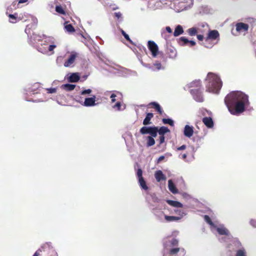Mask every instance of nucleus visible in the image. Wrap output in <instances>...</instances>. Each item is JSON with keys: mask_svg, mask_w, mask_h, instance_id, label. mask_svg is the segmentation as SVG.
<instances>
[{"mask_svg": "<svg viewBox=\"0 0 256 256\" xmlns=\"http://www.w3.org/2000/svg\"><path fill=\"white\" fill-rule=\"evenodd\" d=\"M158 132V128L156 126H143L140 130L142 134H150L152 137H156Z\"/></svg>", "mask_w": 256, "mask_h": 256, "instance_id": "423d86ee", "label": "nucleus"}, {"mask_svg": "<svg viewBox=\"0 0 256 256\" xmlns=\"http://www.w3.org/2000/svg\"><path fill=\"white\" fill-rule=\"evenodd\" d=\"M194 134V128L192 126H190L189 125H186L184 126V135L188 138H190Z\"/></svg>", "mask_w": 256, "mask_h": 256, "instance_id": "dca6fc26", "label": "nucleus"}, {"mask_svg": "<svg viewBox=\"0 0 256 256\" xmlns=\"http://www.w3.org/2000/svg\"><path fill=\"white\" fill-rule=\"evenodd\" d=\"M207 42H206L205 41V42H203V43H202V45H203L204 47H206V48H212L213 46H214V44H207Z\"/></svg>", "mask_w": 256, "mask_h": 256, "instance_id": "49530a36", "label": "nucleus"}, {"mask_svg": "<svg viewBox=\"0 0 256 256\" xmlns=\"http://www.w3.org/2000/svg\"><path fill=\"white\" fill-rule=\"evenodd\" d=\"M150 196L152 198V202L154 203H158L160 204L161 202V200L159 199L154 194H150Z\"/></svg>", "mask_w": 256, "mask_h": 256, "instance_id": "473e14b6", "label": "nucleus"}, {"mask_svg": "<svg viewBox=\"0 0 256 256\" xmlns=\"http://www.w3.org/2000/svg\"><path fill=\"white\" fill-rule=\"evenodd\" d=\"M62 87L66 91H71L75 88L76 85L73 84H66L62 85Z\"/></svg>", "mask_w": 256, "mask_h": 256, "instance_id": "cd10ccee", "label": "nucleus"}, {"mask_svg": "<svg viewBox=\"0 0 256 256\" xmlns=\"http://www.w3.org/2000/svg\"><path fill=\"white\" fill-rule=\"evenodd\" d=\"M198 26L200 28H205L206 30L210 29L208 24L206 22H200L198 24Z\"/></svg>", "mask_w": 256, "mask_h": 256, "instance_id": "c9c22d12", "label": "nucleus"}, {"mask_svg": "<svg viewBox=\"0 0 256 256\" xmlns=\"http://www.w3.org/2000/svg\"><path fill=\"white\" fill-rule=\"evenodd\" d=\"M148 46L149 50L152 52V55L154 57L157 56L158 52V46L155 42L152 40H148Z\"/></svg>", "mask_w": 256, "mask_h": 256, "instance_id": "f8f14e48", "label": "nucleus"}, {"mask_svg": "<svg viewBox=\"0 0 256 256\" xmlns=\"http://www.w3.org/2000/svg\"><path fill=\"white\" fill-rule=\"evenodd\" d=\"M25 32L28 34H30V28H29V26L28 25L25 29Z\"/></svg>", "mask_w": 256, "mask_h": 256, "instance_id": "0e129e2a", "label": "nucleus"}, {"mask_svg": "<svg viewBox=\"0 0 256 256\" xmlns=\"http://www.w3.org/2000/svg\"><path fill=\"white\" fill-rule=\"evenodd\" d=\"M80 78L78 73H72L68 77V80L70 82H76L79 80Z\"/></svg>", "mask_w": 256, "mask_h": 256, "instance_id": "f3484780", "label": "nucleus"}, {"mask_svg": "<svg viewBox=\"0 0 256 256\" xmlns=\"http://www.w3.org/2000/svg\"><path fill=\"white\" fill-rule=\"evenodd\" d=\"M136 176L141 188L144 190H148V186L146 184L145 180L142 177V170L140 168H138L137 170Z\"/></svg>", "mask_w": 256, "mask_h": 256, "instance_id": "0eeeda50", "label": "nucleus"}, {"mask_svg": "<svg viewBox=\"0 0 256 256\" xmlns=\"http://www.w3.org/2000/svg\"><path fill=\"white\" fill-rule=\"evenodd\" d=\"M186 148V145H182V146L177 148V150H185Z\"/></svg>", "mask_w": 256, "mask_h": 256, "instance_id": "052dcab7", "label": "nucleus"}, {"mask_svg": "<svg viewBox=\"0 0 256 256\" xmlns=\"http://www.w3.org/2000/svg\"><path fill=\"white\" fill-rule=\"evenodd\" d=\"M180 214V216H165V222H178L186 214V212H179Z\"/></svg>", "mask_w": 256, "mask_h": 256, "instance_id": "1a4fd4ad", "label": "nucleus"}, {"mask_svg": "<svg viewBox=\"0 0 256 256\" xmlns=\"http://www.w3.org/2000/svg\"><path fill=\"white\" fill-rule=\"evenodd\" d=\"M236 256H246V252L244 248H242L238 250Z\"/></svg>", "mask_w": 256, "mask_h": 256, "instance_id": "2f4dec72", "label": "nucleus"}, {"mask_svg": "<svg viewBox=\"0 0 256 256\" xmlns=\"http://www.w3.org/2000/svg\"><path fill=\"white\" fill-rule=\"evenodd\" d=\"M166 202L170 206L176 208H182L183 206V204L178 201L168 200Z\"/></svg>", "mask_w": 256, "mask_h": 256, "instance_id": "412c9836", "label": "nucleus"}, {"mask_svg": "<svg viewBox=\"0 0 256 256\" xmlns=\"http://www.w3.org/2000/svg\"><path fill=\"white\" fill-rule=\"evenodd\" d=\"M184 33V30L182 27L180 25H178L174 30V36L176 37L179 36L180 35Z\"/></svg>", "mask_w": 256, "mask_h": 256, "instance_id": "393cba45", "label": "nucleus"}, {"mask_svg": "<svg viewBox=\"0 0 256 256\" xmlns=\"http://www.w3.org/2000/svg\"><path fill=\"white\" fill-rule=\"evenodd\" d=\"M236 30L238 32H246L248 30V24L243 22H238L236 24Z\"/></svg>", "mask_w": 256, "mask_h": 256, "instance_id": "ddd939ff", "label": "nucleus"}, {"mask_svg": "<svg viewBox=\"0 0 256 256\" xmlns=\"http://www.w3.org/2000/svg\"><path fill=\"white\" fill-rule=\"evenodd\" d=\"M121 106V104L120 102H118L114 106V108H118V110H120Z\"/></svg>", "mask_w": 256, "mask_h": 256, "instance_id": "69168bd1", "label": "nucleus"}, {"mask_svg": "<svg viewBox=\"0 0 256 256\" xmlns=\"http://www.w3.org/2000/svg\"><path fill=\"white\" fill-rule=\"evenodd\" d=\"M56 47V46L54 44H50L48 46V52H52L53 50Z\"/></svg>", "mask_w": 256, "mask_h": 256, "instance_id": "09e8293b", "label": "nucleus"}, {"mask_svg": "<svg viewBox=\"0 0 256 256\" xmlns=\"http://www.w3.org/2000/svg\"><path fill=\"white\" fill-rule=\"evenodd\" d=\"M185 212L184 211L182 210H178V209H174V212H172L171 214H175L177 215L176 216H180V212Z\"/></svg>", "mask_w": 256, "mask_h": 256, "instance_id": "37998d69", "label": "nucleus"}, {"mask_svg": "<svg viewBox=\"0 0 256 256\" xmlns=\"http://www.w3.org/2000/svg\"><path fill=\"white\" fill-rule=\"evenodd\" d=\"M168 188L169 190L173 194H176L178 192L174 184L173 183L172 180H169L168 181Z\"/></svg>", "mask_w": 256, "mask_h": 256, "instance_id": "4be33fe9", "label": "nucleus"}, {"mask_svg": "<svg viewBox=\"0 0 256 256\" xmlns=\"http://www.w3.org/2000/svg\"><path fill=\"white\" fill-rule=\"evenodd\" d=\"M164 30H165L166 32H167L169 34H171L172 32V30L170 26H166Z\"/></svg>", "mask_w": 256, "mask_h": 256, "instance_id": "13d9d810", "label": "nucleus"}, {"mask_svg": "<svg viewBox=\"0 0 256 256\" xmlns=\"http://www.w3.org/2000/svg\"><path fill=\"white\" fill-rule=\"evenodd\" d=\"M212 230H216V232L220 235H224L227 236L228 238L232 237L229 230L224 226L222 224H216L212 229Z\"/></svg>", "mask_w": 256, "mask_h": 256, "instance_id": "6e6552de", "label": "nucleus"}, {"mask_svg": "<svg viewBox=\"0 0 256 256\" xmlns=\"http://www.w3.org/2000/svg\"><path fill=\"white\" fill-rule=\"evenodd\" d=\"M78 56V54L76 52H72L68 58L64 63V66L66 68L72 67L76 58Z\"/></svg>", "mask_w": 256, "mask_h": 256, "instance_id": "9b49d317", "label": "nucleus"}, {"mask_svg": "<svg viewBox=\"0 0 256 256\" xmlns=\"http://www.w3.org/2000/svg\"><path fill=\"white\" fill-rule=\"evenodd\" d=\"M224 102L229 112L233 115L244 112L250 105L248 96L242 92H232L225 98Z\"/></svg>", "mask_w": 256, "mask_h": 256, "instance_id": "f257e3e1", "label": "nucleus"}, {"mask_svg": "<svg viewBox=\"0 0 256 256\" xmlns=\"http://www.w3.org/2000/svg\"><path fill=\"white\" fill-rule=\"evenodd\" d=\"M153 114L149 112L146 115V116L144 120H143L142 124L144 126H146L150 124L152 122H150L151 119L153 117Z\"/></svg>", "mask_w": 256, "mask_h": 256, "instance_id": "b1692460", "label": "nucleus"}, {"mask_svg": "<svg viewBox=\"0 0 256 256\" xmlns=\"http://www.w3.org/2000/svg\"><path fill=\"white\" fill-rule=\"evenodd\" d=\"M204 124L208 128H212L214 126L213 120L210 117H205L202 119Z\"/></svg>", "mask_w": 256, "mask_h": 256, "instance_id": "a211bd4d", "label": "nucleus"}, {"mask_svg": "<svg viewBox=\"0 0 256 256\" xmlns=\"http://www.w3.org/2000/svg\"><path fill=\"white\" fill-rule=\"evenodd\" d=\"M12 5L15 9L18 8V4H16V1L13 2Z\"/></svg>", "mask_w": 256, "mask_h": 256, "instance_id": "338daca9", "label": "nucleus"}, {"mask_svg": "<svg viewBox=\"0 0 256 256\" xmlns=\"http://www.w3.org/2000/svg\"><path fill=\"white\" fill-rule=\"evenodd\" d=\"M161 36L166 40H167L168 38V36L166 34V32H165V30H164V28H162L161 30Z\"/></svg>", "mask_w": 256, "mask_h": 256, "instance_id": "a19ab883", "label": "nucleus"}, {"mask_svg": "<svg viewBox=\"0 0 256 256\" xmlns=\"http://www.w3.org/2000/svg\"><path fill=\"white\" fill-rule=\"evenodd\" d=\"M56 11L60 14H64V11L62 8V7L60 6H56Z\"/></svg>", "mask_w": 256, "mask_h": 256, "instance_id": "ea45409f", "label": "nucleus"}, {"mask_svg": "<svg viewBox=\"0 0 256 256\" xmlns=\"http://www.w3.org/2000/svg\"><path fill=\"white\" fill-rule=\"evenodd\" d=\"M250 224L254 228H256V220H250Z\"/></svg>", "mask_w": 256, "mask_h": 256, "instance_id": "864d4df0", "label": "nucleus"}, {"mask_svg": "<svg viewBox=\"0 0 256 256\" xmlns=\"http://www.w3.org/2000/svg\"><path fill=\"white\" fill-rule=\"evenodd\" d=\"M41 38L42 36H40L33 34V36H30V38H29L28 42L30 44H34L35 43H36L38 41H40Z\"/></svg>", "mask_w": 256, "mask_h": 256, "instance_id": "aec40b11", "label": "nucleus"}, {"mask_svg": "<svg viewBox=\"0 0 256 256\" xmlns=\"http://www.w3.org/2000/svg\"><path fill=\"white\" fill-rule=\"evenodd\" d=\"M9 18V22L12 24H15L20 20H21L24 19L21 16H18V14L16 13L14 14H10L8 16Z\"/></svg>", "mask_w": 256, "mask_h": 256, "instance_id": "2eb2a0df", "label": "nucleus"}, {"mask_svg": "<svg viewBox=\"0 0 256 256\" xmlns=\"http://www.w3.org/2000/svg\"><path fill=\"white\" fill-rule=\"evenodd\" d=\"M92 90L90 89H87L84 90H82L80 92V94L82 95H85L86 94H90L92 92Z\"/></svg>", "mask_w": 256, "mask_h": 256, "instance_id": "79ce46f5", "label": "nucleus"}, {"mask_svg": "<svg viewBox=\"0 0 256 256\" xmlns=\"http://www.w3.org/2000/svg\"><path fill=\"white\" fill-rule=\"evenodd\" d=\"M162 122L164 124H168L172 126H174V122L171 118H162Z\"/></svg>", "mask_w": 256, "mask_h": 256, "instance_id": "7c9ffc66", "label": "nucleus"}, {"mask_svg": "<svg viewBox=\"0 0 256 256\" xmlns=\"http://www.w3.org/2000/svg\"><path fill=\"white\" fill-rule=\"evenodd\" d=\"M200 82L199 80H195L190 84V87H196V88H193L190 90V94L192 95L194 98L198 102H202L204 100L202 92L200 88Z\"/></svg>", "mask_w": 256, "mask_h": 256, "instance_id": "20e7f679", "label": "nucleus"}, {"mask_svg": "<svg viewBox=\"0 0 256 256\" xmlns=\"http://www.w3.org/2000/svg\"><path fill=\"white\" fill-rule=\"evenodd\" d=\"M196 45V42L194 40H190L187 46H192Z\"/></svg>", "mask_w": 256, "mask_h": 256, "instance_id": "bf43d9fd", "label": "nucleus"}, {"mask_svg": "<svg viewBox=\"0 0 256 256\" xmlns=\"http://www.w3.org/2000/svg\"><path fill=\"white\" fill-rule=\"evenodd\" d=\"M178 240L176 238H172L168 242H164V253L163 256H176L178 252H180L179 255L184 256L185 254L184 250L178 248H173L178 245Z\"/></svg>", "mask_w": 256, "mask_h": 256, "instance_id": "7ed1b4c3", "label": "nucleus"}, {"mask_svg": "<svg viewBox=\"0 0 256 256\" xmlns=\"http://www.w3.org/2000/svg\"><path fill=\"white\" fill-rule=\"evenodd\" d=\"M197 38L199 40L202 41L204 39V36L202 34H198L197 35Z\"/></svg>", "mask_w": 256, "mask_h": 256, "instance_id": "774afa93", "label": "nucleus"}, {"mask_svg": "<svg viewBox=\"0 0 256 256\" xmlns=\"http://www.w3.org/2000/svg\"><path fill=\"white\" fill-rule=\"evenodd\" d=\"M19 16H22V18H24V19L22 20L24 21H26V18L28 17V16H30V15L28 14H26L25 12L22 13V14H20Z\"/></svg>", "mask_w": 256, "mask_h": 256, "instance_id": "de8ad7c7", "label": "nucleus"}, {"mask_svg": "<svg viewBox=\"0 0 256 256\" xmlns=\"http://www.w3.org/2000/svg\"><path fill=\"white\" fill-rule=\"evenodd\" d=\"M169 58H174L176 56V52L175 50L170 48L169 50Z\"/></svg>", "mask_w": 256, "mask_h": 256, "instance_id": "f704fd0d", "label": "nucleus"}, {"mask_svg": "<svg viewBox=\"0 0 256 256\" xmlns=\"http://www.w3.org/2000/svg\"><path fill=\"white\" fill-rule=\"evenodd\" d=\"M154 137L152 136H147L146 139L147 140L146 146L149 147L152 146L155 144V140H154Z\"/></svg>", "mask_w": 256, "mask_h": 256, "instance_id": "bb28decb", "label": "nucleus"}, {"mask_svg": "<svg viewBox=\"0 0 256 256\" xmlns=\"http://www.w3.org/2000/svg\"><path fill=\"white\" fill-rule=\"evenodd\" d=\"M42 250L40 249H38L36 252L33 256H39Z\"/></svg>", "mask_w": 256, "mask_h": 256, "instance_id": "e2e57ef3", "label": "nucleus"}, {"mask_svg": "<svg viewBox=\"0 0 256 256\" xmlns=\"http://www.w3.org/2000/svg\"><path fill=\"white\" fill-rule=\"evenodd\" d=\"M170 132V130L166 126H161L160 129H158V133L160 135L164 136L167 132Z\"/></svg>", "mask_w": 256, "mask_h": 256, "instance_id": "c85d7f7f", "label": "nucleus"}, {"mask_svg": "<svg viewBox=\"0 0 256 256\" xmlns=\"http://www.w3.org/2000/svg\"><path fill=\"white\" fill-rule=\"evenodd\" d=\"M154 65L156 67L157 70H160L161 68V64L160 62H156Z\"/></svg>", "mask_w": 256, "mask_h": 256, "instance_id": "6e6d98bb", "label": "nucleus"}, {"mask_svg": "<svg viewBox=\"0 0 256 256\" xmlns=\"http://www.w3.org/2000/svg\"><path fill=\"white\" fill-rule=\"evenodd\" d=\"M155 178L157 182H160L162 180H166V177L161 170H157L154 174Z\"/></svg>", "mask_w": 256, "mask_h": 256, "instance_id": "6ab92c4d", "label": "nucleus"}, {"mask_svg": "<svg viewBox=\"0 0 256 256\" xmlns=\"http://www.w3.org/2000/svg\"><path fill=\"white\" fill-rule=\"evenodd\" d=\"M204 219L205 221L211 226L212 229V228L214 227V226H215L216 224L212 222L210 218L208 216L205 215L204 216Z\"/></svg>", "mask_w": 256, "mask_h": 256, "instance_id": "72a5a7b5", "label": "nucleus"}, {"mask_svg": "<svg viewBox=\"0 0 256 256\" xmlns=\"http://www.w3.org/2000/svg\"><path fill=\"white\" fill-rule=\"evenodd\" d=\"M187 32L190 36H194L197 34L198 31L196 28L192 27L188 28L187 30Z\"/></svg>", "mask_w": 256, "mask_h": 256, "instance_id": "c756f323", "label": "nucleus"}, {"mask_svg": "<svg viewBox=\"0 0 256 256\" xmlns=\"http://www.w3.org/2000/svg\"><path fill=\"white\" fill-rule=\"evenodd\" d=\"M159 140H160V144H161L164 142L165 137L164 136L160 135Z\"/></svg>", "mask_w": 256, "mask_h": 256, "instance_id": "3c124183", "label": "nucleus"}, {"mask_svg": "<svg viewBox=\"0 0 256 256\" xmlns=\"http://www.w3.org/2000/svg\"><path fill=\"white\" fill-rule=\"evenodd\" d=\"M150 104L153 106L154 108H157V106H160V104L156 102H152L150 103Z\"/></svg>", "mask_w": 256, "mask_h": 256, "instance_id": "4d7b16f0", "label": "nucleus"}, {"mask_svg": "<svg viewBox=\"0 0 256 256\" xmlns=\"http://www.w3.org/2000/svg\"><path fill=\"white\" fill-rule=\"evenodd\" d=\"M42 47H38V51L42 54H47L48 52V44H41Z\"/></svg>", "mask_w": 256, "mask_h": 256, "instance_id": "a878e982", "label": "nucleus"}, {"mask_svg": "<svg viewBox=\"0 0 256 256\" xmlns=\"http://www.w3.org/2000/svg\"><path fill=\"white\" fill-rule=\"evenodd\" d=\"M157 112L160 114H162L163 112V111L160 107V106H157V108H155Z\"/></svg>", "mask_w": 256, "mask_h": 256, "instance_id": "5fc2aeb1", "label": "nucleus"}, {"mask_svg": "<svg viewBox=\"0 0 256 256\" xmlns=\"http://www.w3.org/2000/svg\"><path fill=\"white\" fill-rule=\"evenodd\" d=\"M120 32H121L122 34V36L124 37V38L130 42L131 44H132V42L129 36L127 34H126V32L122 29L120 30Z\"/></svg>", "mask_w": 256, "mask_h": 256, "instance_id": "58836bf2", "label": "nucleus"}, {"mask_svg": "<svg viewBox=\"0 0 256 256\" xmlns=\"http://www.w3.org/2000/svg\"><path fill=\"white\" fill-rule=\"evenodd\" d=\"M96 98L95 96H93L91 98H86L82 105L87 107L96 106Z\"/></svg>", "mask_w": 256, "mask_h": 256, "instance_id": "4468645a", "label": "nucleus"}, {"mask_svg": "<svg viewBox=\"0 0 256 256\" xmlns=\"http://www.w3.org/2000/svg\"><path fill=\"white\" fill-rule=\"evenodd\" d=\"M180 41L182 43L181 44L182 46H187L188 44L189 40L184 36L180 38Z\"/></svg>", "mask_w": 256, "mask_h": 256, "instance_id": "4c0bfd02", "label": "nucleus"}, {"mask_svg": "<svg viewBox=\"0 0 256 256\" xmlns=\"http://www.w3.org/2000/svg\"><path fill=\"white\" fill-rule=\"evenodd\" d=\"M165 158H166V156H164V155L160 156L158 158L157 161H156V163L157 164H159L161 161H162V160H164Z\"/></svg>", "mask_w": 256, "mask_h": 256, "instance_id": "603ef678", "label": "nucleus"}, {"mask_svg": "<svg viewBox=\"0 0 256 256\" xmlns=\"http://www.w3.org/2000/svg\"><path fill=\"white\" fill-rule=\"evenodd\" d=\"M208 30V32L206 38V42H208L209 40H213L219 38L220 34L217 30H210V28Z\"/></svg>", "mask_w": 256, "mask_h": 256, "instance_id": "9d476101", "label": "nucleus"}, {"mask_svg": "<svg viewBox=\"0 0 256 256\" xmlns=\"http://www.w3.org/2000/svg\"><path fill=\"white\" fill-rule=\"evenodd\" d=\"M150 208L152 213L155 216L156 218L160 222H165V216H166L162 210V206L160 205L156 206L153 204H150Z\"/></svg>", "mask_w": 256, "mask_h": 256, "instance_id": "39448f33", "label": "nucleus"}, {"mask_svg": "<svg viewBox=\"0 0 256 256\" xmlns=\"http://www.w3.org/2000/svg\"><path fill=\"white\" fill-rule=\"evenodd\" d=\"M230 245H232L234 246V248H232V250L236 248H240L242 246L240 242L237 238H232V244H230Z\"/></svg>", "mask_w": 256, "mask_h": 256, "instance_id": "5701e85b", "label": "nucleus"}, {"mask_svg": "<svg viewBox=\"0 0 256 256\" xmlns=\"http://www.w3.org/2000/svg\"><path fill=\"white\" fill-rule=\"evenodd\" d=\"M46 90L48 91V92L49 94H54L56 92V88H46Z\"/></svg>", "mask_w": 256, "mask_h": 256, "instance_id": "a18cd8bd", "label": "nucleus"}, {"mask_svg": "<svg viewBox=\"0 0 256 256\" xmlns=\"http://www.w3.org/2000/svg\"><path fill=\"white\" fill-rule=\"evenodd\" d=\"M116 97V95L114 94H112L110 96V98H112V102L116 101L115 98Z\"/></svg>", "mask_w": 256, "mask_h": 256, "instance_id": "680f3d73", "label": "nucleus"}, {"mask_svg": "<svg viewBox=\"0 0 256 256\" xmlns=\"http://www.w3.org/2000/svg\"><path fill=\"white\" fill-rule=\"evenodd\" d=\"M206 90L214 94H218L222 86V82L218 76L209 72L206 78Z\"/></svg>", "mask_w": 256, "mask_h": 256, "instance_id": "f03ea898", "label": "nucleus"}, {"mask_svg": "<svg viewBox=\"0 0 256 256\" xmlns=\"http://www.w3.org/2000/svg\"><path fill=\"white\" fill-rule=\"evenodd\" d=\"M114 16L118 19L122 18V14L120 12H115Z\"/></svg>", "mask_w": 256, "mask_h": 256, "instance_id": "8fccbe9b", "label": "nucleus"}, {"mask_svg": "<svg viewBox=\"0 0 256 256\" xmlns=\"http://www.w3.org/2000/svg\"><path fill=\"white\" fill-rule=\"evenodd\" d=\"M66 30L69 32H74L75 31L74 28L71 24H68L64 26Z\"/></svg>", "mask_w": 256, "mask_h": 256, "instance_id": "e433bc0d", "label": "nucleus"}, {"mask_svg": "<svg viewBox=\"0 0 256 256\" xmlns=\"http://www.w3.org/2000/svg\"><path fill=\"white\" fill-rule=\"evenodd\" d=\"M31 16V18H32V23H33L34 26V27H36V26L37 24H38V19H37L36 17H34V16Z\"/></svg>", "mask_w": 256, "mask_h": 256, "instance_id": "c03bdc74", "label": "nucleus"}]
</instances>
